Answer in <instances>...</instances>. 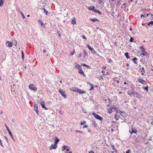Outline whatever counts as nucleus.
Returning <instances> with one entry per match:
<instances>
[{
    "label": "nucleus",
    "instance_id": "56",
    "mask_svg": "<svg viewBox=\"0 0 153 153\" xmlns=\"http://www.w3.org/2000/svg\"><path fill=\"white\" fill-rule=\"evenodd\" d=\"M14 120H15L14 119H12V123H11L12 124H13V123L14 122Z\"/></svg>",
    "mask_w": 153,
    "mask_h": 153
},
{
    "label": "nucleus",
    "instance_id": "44",
    "mask_svg": "<svg viewBox=\"0 0 153 153\" xmlns=\"http://www.w3.org/2000/svg\"><path fill=\"white\" fill-rule=\"evenodd\" d=\"M74 53H75V50L74 49L73 51L71 53V55H73L74 54Z\"/></svg>",
    "mask_w": 153,
    "mask_h": 153
},
{
    "label": "nucleus",
    "instance_id": "51",
    "mask_svg": "<svg viewBox=\"0 0 153 153\" xmlns=\"http://www.w3.org/2000/svg\"><path fill=\"white\" fill-rule=\"evenodd\" d=\"M130 152V150H128L126 152V153H129Z\"/></svg>",
    "mask_w": 153,
    "mask_h": 153
},
{
    "label": "nucleus",
    "instance_id": "1",
    "mask_svg": "<svg viewBox=\"0 0 153 153\" xmlns=\"http://www.w3.org/2000/svg\"><path fill=\"white\" fill-rule=\"evenodd\" d=\"M92 114L97 119L99 120H102V118L99 115L97 114L96 113L94 112H93Z\"/></svg>",
    "mask_w": 153,
    "mask_h": 153
},
{
    "label": "nucleus",
    "instance_id": "59",
    "mask_svg": "<svg viewBox=\"0 0 153 153\" xmlns=\"http://www.w3.org/2000/svg\"><path fill=\"white\" fill-rule=\"evenodd\" d=\"M112 62V61L111 59H109V63H111Z\"/></svg>",
    "mask_w": 153,
    "mask_h": 153
},
{
    "label": "nucleus",
    "instance_id": "54",
    "mask_svg": "<svg viewBox=\"0 0 153 153\" xmlns=\"http://www.w3.org/2000/svg\"><path fill=\"white\" fill-rule=\"evenodd\" d=\"M111 148L112 149H113L114 150V149H115V148L114 147V146H113L112 147H111Z\"/></svg>",
    "mask_w": 153,
    "mask_h": 153
},
{
    "label": "nucleus",
    "instance_id": "10",
    "mask_svg": "<svg viewBox=\"0 0 153 153\" xmlns=\"http://www.w3.org/2000/svg\"><path fill=\"white\" fill-rule=\"evenodd\" d=\"M140 72L142 73L141 75H144L145 76H146V75L144 74L145 71L144 70V68L143 67L142 68V70Z\"/></svg>",
    "mask_w": 153,
    "mask_h": 153
},
{
    "label": "nucleus",
    "instance_id": "14",
    "mask_svg": "<svg viewBox=\"0 0 153 153\" xmlns=\"http://www.w3.org/2000/svg\"><path fill=\"white\" fill-rule=\"evenodd\" d=\"M120 117V115H117L116 114H115L114 118L116 120H118Z\"/></svg>",
    "mask_w": 153,
    "mask_h": 153
},
{
    "label": "nucleus",
    "instance_id": "30",
    "mask_svg": "<svg viewBox=\"0 0 153 153\" xmlns=\"http://www.w3.org/2000/svg\"><path fill=\"white\" fill-rule=\"evenodd\" d=\"M121 0H118L117 1V6L118 5H120V1Z\"/></svg>",
    "mask_w": 153,
    "mask_h": 153
},
{
    "label": "nucleus",
    "instance_id": "23",
    "mask_svg": "<svg viewBox=\"0 0 153 153\" xmlns=\"http://www.w3.org/2000/svg\"><path fill=\"white\" fill-rule=\"evenodd\" d=\"M94 11L95 12L97 13H99L100 14H102L101 12H100L98 10H97V9H94Z\"/></svg>",
    "mask_w": 153,
    "mask_h": 153
},
{
    "label": "nucleus",
    "instance_id": "61",
    "mask_svg": "<svg viewBox=\"0 0 153 153\" xmlns=\"http://www.w3.org/2000/svg\"><path fill=\"white\" fill-rule=\"evenodd\" d=\"M21 53H22V55H24V53H23V52L22 51H21Z\"/></svg>",
    "mask_w": 153,
    "mask_h": 153
},
{
    "label": "nucleus",
    "instance_id": "36",
    "mask_svg": "<svg viewBox=\"0 0 153 153\" xmlns=\"http://www.w3.org/2000/svg\"><path fill=\"white\" fill-rule=\"evenodd\" d=\"M134 40V38L132 37H131L130 39V42H133Z\"/></svg>",
    "mask_w": 153,
    "mask_h": 153
},
{
    "label": "nucleus",
    "instance_id": "43",
    "mask_svg": "<svg viewBox=\"0 0 153 153\" xmlns=\"http://www.w3.org/2000/svg\"><path fill=\"white\" fill-rule=\"evenodd\" d=\"M10 137H11V139L13 140V141H15V140H14V137H13V135H12V134H11V135H10Z\"/></svg>",
    "mask_w": 153,
    "mask_h": 153
},
{
    "label": "nucleus",
    "instance_id": "64",
    "mask_svg": "<svg viewBox=\"0 0 153 153\" xmlns=\"http://www.w3.org/2000/svg\"><path fill=\"white\" fill-rule=\"evenodd\" d=\"M144 15H143V14H142L141 15V17L142 18V17H144Z\"/></svg>",
    "mask_w": 153,
    "mask_h": 153
},
{
    "label": "nucleus",
    "instance_id": "53",
    "mask_svg": "<svg viewBox=\"0 0 153 153\" xmlns=\"http://www.w3.org/2000/svg\"><path fill=\"white\" fill-rule=\"evenodd\" d=\"M41 103H43V104H44V101H43V100H41Z\"/></svg>",
    "mask_w": 153,
    "mask_h": 153
},
{
    "label": "nucleus",
    "instance_id": "41",
    "mask_svg": "<svg viewBox=\"0 0 153 153\" xmlns=\"http://www.w3.org/2000/svg\"><path fill=\"white\" fill-rule=\"evenodd\" d=\"M140 49L141 50H142V51H144V48L143 46H142L140 47Z\"/></svg>",
    "mask_w": 153,
    "mask_h": 153
},
{
    "label": "nucleus",
    "instance_id": "25",
    "mask_svg": "<svg viewBox=\"0 0 153 153\" xmlns=\"http://www.w3.org/2000/svg\"><path fill=\"white\" fill-rule=\"evenodd\" d=\"M94 9H95L94 7V6H92V7L91 6L89 7L88 8V9L89 10H93V11H94Z\"/></svg>",
    "mask_w": 153,
    "mask_h": 153
},
{
    "label": "nucleus",
    "instance_id": "63",
    "mask_svg": "<svg viewBox=\"0 0 153 153\" xmlns=\"http://www.w3.org/2000/svg\"><path fill=\"white\" fill-rule=\"evenodd\" d=\"M83 112L84 113H86V110H83Z\"/></svg>",
    "mask_w": 153,
    "mask_h": 153
},
{
    "label": "nucleus",
    "instance_id": "26",
    "mask_svg": "<svg viewBox=\"0 0 153 153\" xmlns=\"http://www.w3.org/2000/svg\"><path fill=\"white\" fill-rule=\"evenodd\" d=\"M88 83V84H89L90 85L92 86L91 87L90 89V90H93L94 89V88L93 85L92 84L90 83Z\"/></svg>",
    "mask_w": 153,
    "mask_h": 153
},
{
    "label": "nucleus",
    "instance_id": "38",
    "mask_svg": "<svg viewBox=\"0 0 153 153\" xmlns=\"http://www.w3.org/2000/svg\"><path fill=\"white\" fill-rule=\"evenodd\" d=\"M21 14H22V18L23 19H25V16L24 14H23V13L22 12H21Z\"/></svg>",
    "mask_w": 153,
    "mask_h": 153
},
{
    "label": "nucleus",
    "instance_id": "48",
    "mask_svg": "<svg viewBox=\"0 0 153 153\" xmlns=\"http://www.w3.org/2000/svg\"><path fill=\"white\" fill-rule=\"evenodd\" d=\"M83 53L84 54H86L87 53L86 51L85 50H83Z\"/></svg>",
    "mask_w": 153,
    "mask_h": 153
},
{
    "label": "nucleus",
    "instance_id": "62",
    "mask_svg": "<svg viewBox=\"0 0 153 153\" xmlns=\"http://www.w3.org/2000/svg\"><path fill=\"white\" fill-rule=\"evenodd\" d=\"M135 94L137 95H139L138 94V93L137 92H135Z\"/></svg>",
    "mask_w": 153,
    "mask_h": 153
},
{
    "label": "nucleus",
    "instance_id": "39",
    "mask_svg": "<svg viewBox=\"0 0 153 153\" xmlns=\"http://www.w3.org/2000/svg\"><path fill=\"white\" fill-rule=\"evenodd\" d=\"M76 132H78V133H83V132L82 131H78V130H76Z\"/></svg>",
    "mask_w": 153,
    "mask_h": 153
},
{
    "label": "nucleus",
    "instance_id": "2",
    "mask_svg": "<svg viewBox=\"0 0 153 153\" xmlns=\"http://www.w3.org/2000/svg\"><path fill=\"white\" fill-rule=\"evenodd\" d=\"M29 88L30 89L34 91L36 90L37 88L35 85L34 84H30L29 86Z\"/></svg>",
    "mask_w": 153,
    "mask_h": 153
},
{
    "label": "nucleus",
    "instance_id": "57",
    "mask_svg": "<svg viewBox=\"0 0 153 153\" xmlns=\"http://www.w3.org/2000/svg\"><path fill=\"white\" fill-rule=\"evenodd\" d=\"M103 75H109V73L108 72H107L106 73V74H104Z\"/></svg>",
    "mask_w": 153,
    "mask_h": 153
},
{
    "label": "nucleus",
    "instance_id": "13",
    "mask_svg": "<svg viewBox=\"0 0 153 153\" xmlns=\"http://www.w3.org/2000/svg\"><path fill=\"white\" fill-rule=\"evenodd\" d=\"M79 72L81 74H82L83 76H85V75L84 73V72H83V71L81 69H79Z\"/></svg>",
    "mask_w": 153,
    "mask_h": 153
},
{
    "label": "nucleus",
    "instance_id": "33",
    "mask_svg": "<svg viewBox=\"0 0 153 153\" xmlns=\"http://www.w3.org/2000/svg\"><path fill=\"white\" fill-rule=\"evenodd\" d=\"M62 147L63 148V150L64 151L66 149V148H67V146L66 145H64L62 146Z\"/></svg>",
    "mask_w": 153,
    "mask_h": 153
},
{
    "label": "nucleus",
    "instance_id": "8",
    "mask_svg": "<svg viewBox=\"0 0 153 153\" xmlns=\"http://www.w3.org/2000/svg\"><path fill=\"white\" fill-rule=\"evenodd\" d=\"M51 147H52V148H50V149L51 150L53 149H56L57 147V146L56 144H52L51 145Z\"/></svg>",
    "mask_w": 153,
    "mask_h": 153
},
{
    "label": "nucleus",
    "instance_id": "50",
    "mask_svg": "<svg viewBox=\"0 0 153 153\" xmlns=\"http://www.w3.org/2000/svg\"><path fill=\"white\" fill-rule=\"evenodd\" d=\"M66 151H68L70 150L69 148L68 147H67V148H66Z\"/></svg>",
    "mask_w": 153,
    "mask_h": 153
},
{
    "label": "nucleus",
    "instance_id": "60",
    "mask_svg": "<svg viewBox=\"0 0 153 153\" xmlns=\"http://www.w3.org/2000/svg\"><path fill=\"white\" fill-rule=\"evenodd\" d=\"M92 122L93 123L95 124V121L93 120L92 121Z\"/></svg>",
    "mask_w": 153,
    "mask_h": 153
},
{
    "label": "nucleus",
    "instance_id": "32",
    "mask_svg": "<svg viewBox=\"0 0 153 153\" xmlns=\"http://www.w3.org/2000/svg\"><path fill=\"white\" fill-rule=\"evenodd\" d=\"M120 114L122 116H123L125 115V113L124 112H123L122 111L121 112Z\"/></svg>",
    "mask_w": 153,
    "mask_h": 153
},
{
    "label": "nucleus",
    "instance_id": "22",
    "mask_svg": "<svg viewBox=\"0 0 153 153\" xmlns=\"http://www.w3.org/2000/svg\"><path fill=\"white\" fill-rule=\"evenodd\" d=\"M114 110H116V112H117L118 113H120L121 112H122V111H120V110H118V109L116 108H114Z\"/></svg>",
    "mask_w": 153,
    "mask_h": 153
},
{
    "label": "nucleus",
    "instance_id": "27",
    "mask_svg": "<svg viewBox=\"0 0 153 153\" xmlns=\"http://www.w3.org/2000/svg\"><path fill=\"white\" fill-rule=\"evenodd\" d=\"M137 59L136 57H134L132 59V61H134L135 64H137V62L135 61Z\"/></svg>",
    "mask_w": 153,
    "mask_h": 153
},
{
    "label": "nucleus",
    "instance_id": "28",
    "mask_svg": "<svg viewBox=\"0 0 153 153\" xmlns=\"http://www.w3.org/2000/svg\"><path fill=\"white\" fill-rule=\"evenodd\" d=\"M41 106H42V108H45L46 110H47L48 109H47V108L46 107H45V105L43 103H41Z\"/></svg>",
    "mask_w": 153,
    "mask_h": 153
},
{
    "label": "nucleus",
    "instance_id": "47",
    "mask_svg": "<svg viewBox=\"0 0 153 153\" xmlns=\"http://www.w3.org/2000/svg\"><path fill=\"white\" fill-rule=\"evenodd\" d=\"M108 112L109 113H111L112 112V110H111V109H110L108 111Z\"/></svg>",
    "mask_w": 153,
    "mask_h": 153
},
{
    "label": "nucleus",
    "instance_id": "19",
    "mask_svg": "<svg viewBox=\"0 0 153 153\" xmlns=\"http://www.w3.org/2000/svg\"><path fill=\"white\" fill-rule=\"evenodd\" d=\"M4 1V0H0V7L3 5Z\"/></svg>",
    "mask_w": 153,
    "mask_h": 153
},
{
    "label": "nucleus",
    "instance_id": "12",
    "mask_svg": "<svg viewBox=\"0 0 153 153\" xmlns=\"http://www.w3.org/2000/svg\"><path fill=\"white\" fill-rule=\"evenodd\" d=\"M38 22L39 23L42 25V27H45V25L42 22L40 19H39L38 20Z\"/></svg>",
    "mask_w": 153,
    "mask_h": 153
},
{
    "label": "nucleus",
    "instance_id": "37",
    "mask_svg": "<svg viewBox=\"0 0 153 153\" xmlns=\"http://www.w3.org/2000/svg\"><path fill=\"white\" fill-rule=\"evenodd\" d=\"M86 123V122L85 121H84L83 122H81L80 123V124L81 125H84L85 123Z\"/></svg>",
    "mask_w": 153,
    "mask_h": 153
},
{
    "label": "nucleus",
    "instance_id": "18",
    "mask_svg": "<svg viewBox=\"0 0 153 153\" xmlns=\"http://www.w3.org/2000/svg\"><path fill=\"white\" fill-rule=\"evenodd\" d=\"M77 91H78V93H80V94H83V93H85V91H82V90H81L80 89L78 90Z\"/></svg>",
    "mask_w": 153,
    "mask_h": 153
},
{
    "label": "nucleus",
    "instance_id": "34",
    "mask_svg": "<svg viewBox=\"0 0 153 153\" xmlns=\"http://www.w3.org/2000/svg\"><path fill=\"white\" fill-rule=\"evenodd\" d=\"M144 89L146 90L147 92L148 91V86H147L144 87Z\"/></svg>",
    "mask_w": 153,
    "mask_h": 153
},
{
    "label": "nucleus",
    "instance_id": "9",
    "mask_svg": "<svg viewBox=\"0 0 153 153\" xmlns=\"http://www.w3.org/2000/svg\"><path fill=\"white\" fill-rule=\"evenodd\" d=\"M137 132V131L136 130H134L133 129H132L131 130H130L129 132L131 134H132L133 133H136Z\"/></svg>",
    "mask_w": 153,
    "mask_h": 153
},
{
    "label": "nucleus",
    "instance_id": "29",
    "mask_svg": "<svg viewBox=\"0 0 153 153\" xmlns=\"http://www.w3.org/2000/svg\"><path fill=\"white\" fill-rule=\"evenodd\" d=\"M142 52H143L141 53V55H142L144 56L146 55V54H147V53L146 52L144 51H142Z\"/></svg>",
    "mask_w": 153,
    "mask_h": 153
},
{
    "label": "nucleus",
    "instance_id": "4",
    "mask_svg": "<svg viewBox=\"0 0 153 153\" xmlns=\"http://www.w3.org/2000/svg\"><path fill=\"white\" fill-rule=\"evenodd\" d=\"M6 45L7 47H11L12 46V44L10 42L7 41L6 42Z\"/></svg>",
    "mask_w": 153,
    "mask_h": 153
},
{
    "label": "nucleus",
    "instance_id": "55",
    "mask_svg": "<svg viewBox=\"0 0 153 153\" xmlns=\"http://www.w3.org/2000/svg\"><path fill=\"white\" fill-rule=\"evenodd\" d=\"M89 153H94V152L93 151L91 150L90 151Z\"/></svg>",
    "mask_w": 153,
    "mask_h": 153
},
{
    "label": "nucleus",
    "instance_id": "58",
    "mask_svg": "<svg viewBox=\"0 0 153 153\" xmlns=\"http://www.w3.org/2000/svg\"><path fill=\"white\" fill-rule=\"evenodd\" d=\"M22 59L23 60L24 59V55H22Z\"/></svg>",
    "mask_w": 153,
    "mask_h": 153
},
{
    "label": "nucleus",
    "instance_id": "5",
    "mask_svg": "<svg viewBox=\"0 0 153 153\" xmlns=\"http://www.w3.org/2000/svg\"><path fill=\"white\" fill-rule=\"evenodd\" d=\"M128 94L130 95L131 94H135V92L134 91L133 89L131 90H129L128 92Z\"/></svg>",
    "mask_w": 153,
    "mask_h": 153
},
{
    "label": "nucleus",
    "instance_id": "40",
    "mask_svg": "<svg viewBox=\"0 0 153 153\" xmlns=\"http://www.w3.org/2000/svg\"><path fill=\"white\" fill-rule=\"evenodd\" d=\"M80 67V66L78 64H77V65H76V67L77 68H78L79 70V69H80V68H79Z\"/></svg>",
    "mask_w": 153,
    "mask_h": 153
},
{
    "label": "nucleus",
    "instance_id": "15",
    "mask_svg": "<svg viewBox=\"0 0 153 153\" xmlns=\"http://www.w3.org/2000/svg\"><path fill=\"white\" fill-rule=\"evenodd\" d=\"M71 23L73 24H75L76 23V19L74 17L73 19L72 20Z\"/></svg>",
    "mask_w": 153,
    "mask_h": 153
},
{
    "label": "nucleus",
    "instance_id": "31",
    "mask_svg": "<svg viewBox=\"0 0 153 153\" xmlns=\"http://www.w3.org/2000/svg\"><path fill=\"white\" fill-rule=\"evenodd\" d=\"M42 9L44 10V11H45V13L47 15V14L48 13V12L47 10H46V9L45 8H43Z\"/></svg>",
    "mask_w": 153,
    "mask_h": 153
},
{
    "label": "nucleus",
    "instance_id": "24",
    "mask_svg": "<svg viewBox=\"0 0 153 153\" xmlns=\"http://www.w3.org/2000/svg\"><path fill=\"white\" fill-rule=\"evenodd\" d=\"M128 53H125V55L126 56L127 59L130 58V57L128 56Z\"/></svg>",
    "mask_w": 153,
    "mask_h": 153
},
{
    "label": "nucleus",
    "instance_id": "52",
    "mask_svg": "<svg viewBox=\"0 0 153 153\" xmlns=\"http://www.w3.org/2000/svg\"><path fill=\"white\" fill-rule=\"evenodd\" d=\"M88 127V126H86V125H84V126H83V128H86Z\"/></svg>",
    "mask_w": 153,
    "mask_h": 153
},
{
    "label": "nucleus",
    "instance_id": "45",
    "mask_svg": "<svg viewBox=\"0 0 153 153\" xmlns=\"http://www.w3.org/2000/svg\"><path fill=\"white\" fill-rule=\"evenodd\" d=\"M82 65H83L84 66H85V67H88V68H89V67L88 66V65H86V64H82Z\"/></svg>",
    "mask_w": 153,
    "mask_h": 153
},
{
    "label": "nucleus",
    "instance_id": "35",
    "mask_svg": "<svg viewBox=\"0 0 153 153\" xmlns=\"http://www.w3.org/2000/svg\"><path fill=\"white\" fill-rule=\"evenodd\" d=\"M78 56L79 57H80L81 56L82 54L81 53V52H79V53H78Z\"/></svg>",
    "mask_w": 153,
    "mask_h": 153
},
{
    "label": "nucleus",
    "instance_id": "49",
    "mask_svg": "<svg viewBox=\"0 0 153 153\" xmlns=\"http://www.w3.org/2000/svg\"><path fill=\"white\" fill-rule=\"evenodd\" d=\"M82 37L84 39H86V37H85V36L84 35H83L82 36Z\"/></svg>",
    "mask_w": 153,
    "mask_h": 153
},
{
    "label": "nucleus",
    "instance_id": "21",
    "mask_svg": "<svg viewBox=\"0 0 153 153\" xmlns=\"http://www.w3.org/2000/svg\"><path fill=\"white\" fill-rule=\"evenodd\" d=\"M150 25H153V21H152L151 22H149L147 24L148 26H150Z\"/></svg>",
    "mask_w": 153,
    "mask_h": 153
},
{
    "label": "nucleus",
    "instance_id": "11",
    "mask_svg": "<svg viewBox=\"0 0 153 153\" xmlns=\"http://www.w3.org/2000/svg\"><path fill=\"white\" fill-rule=\"evenodd\" d=\"M5 127L6 128L7 130V131H8V133H9V135H11V134H12V133L11 132L10 129L8 128V127H7V126L6 125H5Z\"/></svg>",
    "mask_w": 153,
    "mask_h": 153
},
{
    "label": "nucleus",
    "instance_id": "16",
    "mask_svg": "<svg viewBox=\"0 0 153 153\" xmlns=\"http://www.w3.org/2000/svg\"><path fill=\"white\" fill-rule=\"evenodd\" d=\"M87 46L88 48L91 51H93L94 49L93 48H91V47L88 44L87 45Z\"/></svg>",
    "mask_w": 153,
    "mask_h": 153
},
{
    "label": "nucleus",
    "instance_id": "46",
    "mask_svg": "<svg viewBox=\"0 0 153 153\" xmlns=\"http://www.w3.org/2000/svg\"><path fill=\"white\" fill-rule=\"evenodd\" d=\"M4 138L6 139V140L7 141V142H8V140L7 138V137L6 136H4Z\"/></svg>",
    "mask_w": 153,
    "mask_h": 153
},
{
    "label": "nucleus",
    "instance_id": "7",
    "mask_svg": "<svg viewBox=\"0 0 153 153\" xmlns=\"http://www.w3.org/2000/svg\"><path fill=\"white\" fill-rule=\"evenodd\" d=\"M34 109L35 111L37 114H38V110L37 105L36 104H34Z\"/></svg>",
    "mask_w": 153,
    "mask_h": 153
},
{
    "label": "nucleus",
    "instance_id": "42",
    "mask_svg": "<svg viewBox=\"0 0 153 153\" xmlns=\"http://www.w3.org/2000/svg\"><path fill=\"white\" fill-rule=\"evenodd\" d=\"M0 145L3 147H4L2 145V141L0 139Z\"/></svg>",
    "mask_w": 153,
    "mask_h": 153
},
{
    "label": "nucleus",
    "instance_id": "20",
    "mask_svg": "<svg viewBox=\"0 0 153 153\" xmlns=\"http://www.w3.org/2000/svg\"><path fill=\"white\" fill-rule=\"evenodd\" d=\"M59 141V139H58L57 137H56L55 139V143L56 144H57V143Z\"/></svg>",
    "mask_w": 153,
    "mask_h": 153
},
{
    "label": "nucleus",
    "instance_id": "17",
    "mask_svg": "<svg viewBox=\"0 0 153 153\" xmlns=\"http://www.w3.org/2000/svg\"><path fill=\"white\" fill-rule=\"evenodd\" d=\"M90 20L91 21L93 22H95L97 21L98 22L99 21V20L97 19H91Z\"/></svg>",
    "mask_w": 153,
    "mask_h": 153
},
{
    "label": "nucleus",
    "instance_id": "6",
    "mask_svg": "<svg viewBox=\"0 0 153 153\" xmlns=\"http://www.w3.org/2000/svg\"><path fill=\"white\" fill-rule=\"evenodd\" d=\"M138 80L142 84H145V83H146V81L140 78H138Z\"/></svg>",
    "mask_w": 153,
    "mask_h": 153
},
{
    "label": "nucleus",
    "instance_id": "3",
    "mask_svg": "<svg viewBox=\"0 0 153 153\" xmlns=\"http://www.w3.org/2000/svg\"><path fill=\"white\" fill-rule=\"evenodd\" d=\"M59 92L60 93V94L62 96L65 98H66V96L65 94V92H63L62 90H59Z\"/></svg>",
    "mask_w": 153,
    "mask_h": 153
}]
</instances>
